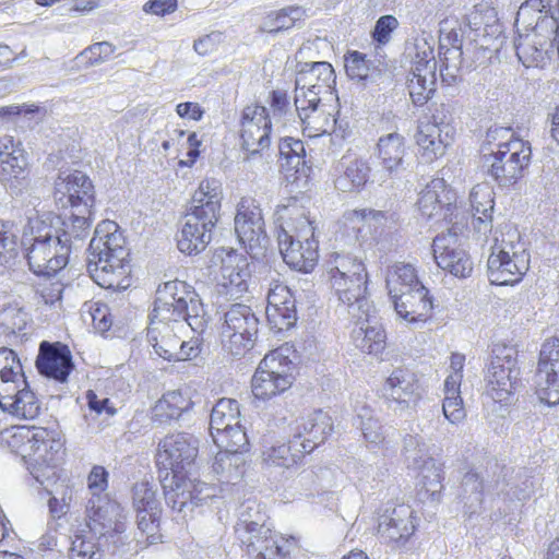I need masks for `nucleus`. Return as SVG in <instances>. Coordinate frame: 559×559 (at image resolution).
Segmentation results:
<instances>
[{"label":"nucleus","instance_id":"nucleus-1","mask_svg":"<svg viewBox=\"0 0 559 559\" xmlns=\"http://www.w3.org/2000/svg\"><path fill=\"white\" fill-rule=\"evenodd\" d=\"M29 237L24 241L29 270L40 276H52L69 262L71 253L85 246L91 223L80 215L62 219L51 214L29 218Z\"/></svg>","mask_w":559,"mask_h":559},{"label":"nucleus","instance_id":"nucleus-2","mask_svg":"<svg viewBox=\"0 0 559 559\" xmlns=\"http://www.w3.org/2000/svg\"><path fill=\"white\" fill-rule=\"evenodd\" d=\"M199 452V440L189 433L166 436L158 443V463L168 472L162 480L168 507L185 519L188 511L211 498L205 483L190 477Z\"/></svg>","mask_w":559,"mask_h":559},{"label":"nucleus","instance_id":"nucleus-3","mask_svg":"<svg viewBox=\"0 0 559 559\" xmlns=\"http://www.w3.org/2000/svg\"><path fill=\"white\" fill-rule=\"evenodd\" d=\"M12 452L25 461L33 478L49 493L48 486L57 479V463L63 448L61 432L46 427H13L3 433Z\"/></svg>","mask_w":559,"mask_h":559},{"label":"nucleus","instance_id":"nucleus-4","mask_svg":"<svg viewBox=\"0 0 559 559\" xmlns=\"http://www.w3.org/2000/svg\"><path fill=\"white\" fill-rule=\"evenodd\" d=\"M129 250L114 221H103L88 246L87 272L94 282L107 289H126L130 285Z\"/></svg>","mask_w":559,"mask_h":559},{"label":"nucleus","instance_id":"nucleus-5","mask_svg":"<svg viewBox=\"0 0 559 559\" xmlns=\"http://www.w3.org/2000/svg\"><path fill=\"white\" fill-rule=\"evenodd\" d=\"M222 199V183L218 180L207 178L199 183L177 234V246L181 252L195 254L211 242L212 231L219 219Z\"/></svg>","mask_w":559,"mask_h":559},{"label":"nucleus","instance_id":"nucleus-6","mask_svg":"<svg viewBox=\"0 0 559 559\" xmlns=\"http://www.w3.org/2000/svg\"><path fill=\"white\" fill-rule=\"evenodd\" d=\"M278 248L283 260L292 269L309 273L319 259L314 227L305 210L296 202L276 211Z\"/></svg>","mask_w":559,"mask_h":559},{"label":"nucleus","instance_id":"nucleus-7","mask_svg":"<svg viewBox=\"0 0 559 559\" xmlns=\"http://www.w3.org/2000/svg\"><path fill=\"white\" fill-rule=\"evenodd\" d=\"M488 144L496 150L483 156L481 167L499 186L515 183L523 176L531 158V146L527 142L514 136L510 128L496 127L486 134Z\"/></svg>","mask_w":559,"mask_h":559},{"label":"nucleus","instance_id":"nucleus-8","mask_svg":"<svg viewBox=\"0 0 559 559\" xmlns=\"http://www.w3.org/2000/svg\"><path fill=\"white\" fill-rule=\"evenodd\" d=\"M0 408L23 419H34L40 413V402L29 389L16 353L0 347Z\"/></svg>","mask_w":559,"mask_h":559},{"label":"nucleus","instance_id":"nucleus-9","mask_svg":"<svg viewBox=\"0 0 559 559\" xmlns=\"http://www.w3.org/2000/svg\"><path fill=\"white\" fill-rule=\"evenodd\" d=\"M150 318L173 323L185 321L194 332H201L205 326L201 301L195 298L194 292L189 290L186 284L179 281L164 283L157 288Z\"/></svg>","mask_w":559,"mask_h":559},{"label":"nucleus","instance_id":"nucleus-10","mask_svg":"<svg viewBox=\"0 0 559 559\" xmlns=\"http://www.w3.org/2000/svg\"><path fill=\"white\" fill-rule=\"evenodd\" d=\"M515 233L496 238L487 261L488 278L493 285H513L519 283L528 270V253L514 245Z\"/></svg>","mask_w":559,"mask_h":559},{"label":"nucleus","instance_id":"nucleus-11","mask_svg":"<svg viewBox=\"0 0 559 559\" xmlns=\"http://www.w3.org/2000/svg\"><path fill=\"white\" fill-rule=\"evenodd\" d=\"M486 373V392L495 403L508 405L513 401L520 384V369L516 367V350L497 345Z\"/></svg>","mask_w":559,"mask_h":559},{"label":"nucleus","instance_id":"nucleus-12","mask_svg":"<svg viewBox=\"0 0 559 559\" xmlns=\"http://www.w3.org/2000/svg\"><path fill=\"white\" fill-rule=\"evenodd\" d=\"M266 518L258 510L257 520H247V559H289L297 548L296 539L274 533Z\"/></svg>","mask_w":559,"mask_h":559},{"label":"nucleus","instance_id":"nucleus-13","mask_svg":"<svg viewBox=\"0 0 559 559\" xmlns=\"http://www.w3.org/2000/svg\"><path fill=\"white\" fill-rule=\"evenodd\" d=\"M416 528L415 511L406 503L388 502L379 514L378 537L393 549L404 547Z\"/></svg>","mask_w":559,"mask_h":559},{"label":"nucleus","instance_id":"nucleus-14","mask_svg":"<svg viewBox=\"0 0 559 559\" xmlns=\"http://www.w3.org/2000/svg\"><path fill=\"white\" fill-rule=\"evenodd\" d=\"M55 197L63 207L70 206L73 213L69 219L80 215L91 221L94 205V187L82 171H60L55 180ZM92 224V222H90Z\"/></svg>","mask_w":559,"mask_h":559},{"label":"nucleus","instance_id":"nucleus-15","mask_svg":"<svg viewBox=\"0 0 559 559\" xmlns=\"http://www.w3.org/2000/svg\"><path fill=\"white\" fill-rule=\"evenodd\" d=\"M555 26L556 17L545 15L537 19L531 33L515 39L518 59L525 68H544L548 63Z\"/></svg>","mask_w":559,"mask_h":559},{"label":"nucleus","instance_id":"nucleus-16","mask_svg":"<svg viewBox=\"0 0 559 559\" xmlns=\"http://www.w3.org/2000/svg\"><path fill=\"white\" fill-rule=\"evenodd\" d=\"M535 389L542 403L550 407L559 404V337L547 338L542 344Z\"/></svg>","mask_w":559,"mask_h":559},{"label":"nucleus","instance_id":"nucleus-17","mask_svg":"<svg viewBox=\"0 0 559 559\" xmlns=\"http://www.w3.org/2000/svg\"><path fill=\"white\" fill-rule=\"evenodd\" d=\"M403 443L408 465L418 472L420 485L433 498L442 489L441 464L428 454L426 443L420 437L407 435Z\"/></svg>","mask_w":559,"mask_h":559},{"label":"nucleus","instance_id":"nucleus-18","mask_svg":"<svg viewBox=\"0 0 559 559\" xmlns=\"http://www.w3.org/2000/svg\"><path fill=\"white\" fill-rule=\"evenodd\" d=\"M210 431L216 445L243 444L240 405L233 399H221L212 408Z\"/></svg>","mask_w":559,"mask_h":559},{"label":"nucleus","instance_id":"nucleus-19","mask_svg":"<svg viewBox=\"0 0 559 559\" xmlns=\"http://www.w3.org/2000/svg\"><path fill=\"white\" fill-rule=\"evenodd\" d=\"M295 96V106L302 124V132L309 138H318L335 130L337 120L335 108L323 103V97L314 94Z\"/></svg>","mask_w":559,"mask_h":559},{"label":"nucleus","instance_id":"nucleus-20","mask_svg":"<svg viewBox=\"0 0 559 559\" xmlns=\"http://www.w3.org/2000/svg\"><path fill=\"white\" fill-rule=\"evenodd\" d=\"M367 271L355 275L347 274L346 277L330 283L333 294L347 307L349 317L357 320H368L376 312L367 296Z\"/></svg>","mask_w":559,"mask_h":559},{"label":"nucleus","instance_id":"nucleus-21","mask_svg":"<svg viewBox=\"0 0 559 559\" xmlns=\"http://www.w3.org/2000/svg\"><path fill=\"white\" fill-rule=\"evenodd\" d=\"M456 225L457 222L448 233L438 235L433 239V257L440 269L455 277L465 278L473 272V262L459 241Z\"/></svg>","mask_w":559,"mask_h":559},{"label":"nucleus","instance_id":"nucleus-22","mask_svg":"<svg viewBox=\"0 0 559 559\" xmlns=\"http://www.w3.org/2000/svg\"><path fill=\"white\" fill-rule=\"evenodd\" d=\"M456 193L443 178L431 179L419 192L417 207L427 219L452 222L456 217Z\"/></svg>","mask_w":559,"mask_h":559},{"label":"nucleus","instance_id":"nucleus-23","mask_svg":"<svg viewBox=\"0 0 559 559\" xmlns=\"http://www.w3.org/2000/svg\"><path fill=\"white\" fill-rule=\"evenodd\" d=\"M333 431L332 418L322 411H314L295 419L289 425L290 442H299L300 452L310 453L323 443Z\"/></svg>","mask_w":559,"mask_h":559},{"label":"nucleus","instance_id":"nucleus-24","mask_svg":"<svg viewBox=\"0 0 559 559\" xmlns=\"http://www.w3.org/2000/svg\"><path fill=\"white\" fill-rule=\"evenodd\" d=\"M336 76L333 67L329 62H311L299 64L296 75L295 96L314 94L316 97L334 98L333 88Z\"/></svg>","mask_w":559,"mask_h":559},{"label":"nucleus","instance_id":"nucleus-25","mask_svg":"<svg viewBox=\"0 0 559 559\" xmlns=\"http://www.w3.org/2000/svg\"><path fill=\"white\" fill-rule=\"evenodd\" d=\"M36 368L41 376L58 383H67L74 368L69 347L59 342H41L36 358Z\"/></svg>","mask_w":559,"mask_h":559},{"label":"nucleus","instance_id":"nucleus-26","mask_svg":"<svg viewBox=\"0 0 559 559\" xmlns=\"http://www.w3.org/2000/svg\"><path fill=\"white\" fill-rule=\"evenodd\" d=\"M27 160L20 142L5 135L0 139V180L7 182L10 189L21 191L27 179Z\"/></svg>","mask_w":559,"mask_h":559},{"label":"nucleus","instance_id":"nucleus-27","mask_svg":"<svg viewBox=\"0 0 559 559\" xmlns=\"http://www.w3.org/2000/svg\"><path fill=\"white\" fill-rule=\"evenodd\" d=\"M385 400L395 403L401 411L420 399V385L414 372L404 368L394 369L382 386Z\"/></svg>","mask_w":559,"mask_h":559},{"label":"nucleus","instance_id":"nucleus-28","mask_svg":"<svg viewBox=\"0 0 559 559\" xmlns=\"http://www.w3.org/2000/svg\"><path fill=\"white\" fill-rule=\"evenodd\" d=\"M374 155L382 167V171L388 177L397 176L405 169V138L397 132L380 136L376 146Z\"/></svg>","mask_w":559,"mask_h":559},{"label":"nucleus","instance_id":"nucleus-29","mask_svg":"<svg viewBox=\"0 0 559 559\" xmlns=\"http://www.w3.org/2000/svg\"><path fill=\"white\" fill-rule=\"evenodd\" d=\"M272 126H249L247 112V164L257 166L258 170L265 171L272 160L271 150Z\"/></svg>","mask_w":559,"mask_h":559},{"label":"nucleus","instance_id":"nucleus-30","mask_svg":"<svg viewBox=\"0 0 559 559\" xmlns=\"http://www.w3.org/2000/svg\"><path fill=\"white\" fill-rule=\"evenodd\" d=\"M269 243L262 211L253 205L252 210L247 211V255L252 260L253 271L255 262L260 267H266Z\"/></svg>","mask_w":559,"mask_h":559},{"label":"nucleus","instance_id":"nucleus-31","mask_svg":"<svg viewBox=\"0 0 559 559\" xmlns=\"http://www.w3.org/2000/svg\"><path fill=\"white\" fill-rule=\"evenodd\" d=\"M222 344L226 354L235 359L245 356V306L235 304L225 313Z\"/></svg>","mask_w":559,"mask_h":559},{"label":"nucleus","instance_id":"nucleus-32","mask_svg":"<svg viewBox=\"0 0 559 559\" xmlns=\"http://www.w3.org/2000/svg\"><path fill=\"white\" fill-rule=\"evenodd\" d=\"M390 298L396 314L409 323L424 321L432 309V301L425 286L415 288V290L399 293L396 297Z\"/></svg>","mask_w":559,"mask_h":559},{"label":"nucleus","instance_id":"nucleus-33","mask_svg":"<svg viewBox=\"0 0 559 559\" xmlns=\"http://www.w3.org/2000/svg\"><path fill=\"white\" fill-rule=\"evenodd\" d=\"M374 312L366 319L355 321V326L350 333L352 341L356 348L362 353L378 357L383 353L386 346V334L384 329L378 324H371Z\"/></svg>","mask_w":559,"mask_h":559},{"label":"nucleus","instance_id":"nucleus-34","mask_svg":"<svg viewBox=\"0 0 559 559\" xmlns=\"http://www.w3.org/2000/svg\"><path fill=\"white\" fill-rule=\"evenodd\" d=\"M415 138L420 155L427 163L443 156L447 147L454 140L451 129H448L443 134L436 124L423 123L418 126Z\"/></svg>","mask_w":559,"mask_h":559},{"label":"nucleus","instance_id":"nucleus-35","mask_svg":"<svg viewBox=\"0 0 559 559\" xmlns=\"http://www.w3.org/2000/svg\"><path fill=\"white\" fill-rule=\"evenodd\" d=\"M150 319L151 322L147 328L148 343L159 357L168 361H175V359H178L176 354L180 340L175 333V328L170 325L173 321Z\"/></svg>","mask_w":559,"mask_h":559},{"label":"nucleus","instance_id":"nucleus-36","mask_svg":"<svg viewBox=\"0 0 559 559\" xmlns=\"http://www.w3.org/2000/svg\"><path fill=\"white\" fill-rule=\"evenodd\" d=\"M222 444L217 445L219 451L213 463V469L216 474L222 475L228 483L241 480L245 476V455L242 452L243 444Z\"/></svg>","mask_w":559,"mask_h":559},{"label":"nucleus","instance_id":"nucleus-37","mask_svg":"<svg viewBox=\"0 0 559 559\" xmlns=\"http://www.w3.org/2000/svg\"><path fill=\"white\" fill-rule=\"evenodd\" d=\"M493 190L487 183H478L469 193V203L474 217V226L479 233L491 230L492 212L495 207Z\"/></svg>","mask_w":559,"mask_h":559},{"label":"nucleus","instance_id":"nucleus-38","mask_svg":"<svg viewBox=\"0 0 559 559\" xmlns=\"http://www.w3.org/2000/svg\"><path fill=\"white\" fill-rule=\"evenodd\" d=\"M292 354L293 349L287 344L280 346L278 348L265 354L258 368L264 370L277 381L281 380L282 376L285 377L287 380V386L290 388L294 381L293 371L295 368V364L290 359Z\"/></svg>","mask_w":559,"mask_h":559},{"label":"nucleus","instance_id":"nucleus-39","mask_svg":"<svg viewBox=\"0 0 559 559\" xmlns=\"http://www.w3.org/2000/svg\"><path fill=\"white\" fill-rule=\"evenodd\" d=\"M86 514L91 528L96 530V525L110 527L120 514V506L110 500L108 495H94L87 501Z\"/></svg>","mask_w":559,"mask_h":559},{"label":"nucleus","instance_id":"nucleus-40","mask_svg":"<svg viewBox=\"0 0 559 559\" xmlns=\"http://www.w3.org/2000/svg\"><path fill=\"white\" fill-rule=\"evenodd\" d=\"M343 171L335 181V188L342 192L360 191L368 181L370 167L364 159H352L342 163Z\"/></svg>","mask_w":559,"mask_h":559},{"label":"nucleus","instance_id":"nucleus-41","mask_svg":"<svg viewBox=\"0 0 559 559\" xmlns=\"http://www.w3.org/2000/svg\"><path fill=\"white\" fill-rule=\"evenodd\" d=\"M325 270L329 283L366 272L365 263L349 252L333 251L325 261Z\"/></svg>","mask_w":559,"mask_h":559},{"label":"nucleus","instance_id":"nucleus-42","mask_svg":"<svg viewBox=\"0 0 559 559\" xmlns=\"http://www.w3.org/2000/svg\"><path fill=\"white\" fill-rule=\"evenodd\" d=\"M385 283L390 297L424 286L418 280L415 267L409 263H396L389 267Z\"/></svg>","mask_w":559,"mask_h":559},{"label":"nucleus","instance_id":"nucleus-43","mask_svg":"<svg viewBox=\"0 0 559 559\" xmlns=\"http://www.w3.org/2000/svg\"><path fill=\"white\" fill-rule=\"evenodd\" d=\"M356 426L360 429L364 440L370 449H379L385 444L386 429L377 414L367 406H362L357 414Z\"/></svg>","mask_w":559,"mask_h":559},{"label":"nucleus","instance_id":"nucleus-44","mask_svg":"<svg viewBox=\"0 0 559 559\" xmlns=\"http://www.w3.org/2000/svg\"><path fill=\"white\" fill-rule=\"evenodd\" d=\"M345 70L352 80L374 82L382 75L383 64L380 61L371 62L365 55L352 51L345 58Z\"/></svg>","mask_w":559,"mask_h":559},{"label":"nucleus","instance_id":"nucleus-45","mask_svg":"<svg viewBox=\"0 0 559 559\" xmlns=\"http://www.w3.org/2000/svg\"><path fill=\"white\" fill-rule=\"evenodd\" d=\"M191 405L190 399L185 396L181 391H169L156 403L154 413L156 417L163 419H177Z\"/></svg>","mask_w":559,"mask_h":559},{"label":"nucleus","instance_id":"nucleus-46","mask_svg":"<svg viewBox=\"0 0 559 559\" xmlns=\"http://www.w3.org/2000/svg\"><path fill=\"white\" fill-rule=\"evenodd\" d=\"M537 487V481L530 474L527 469H519L514 476H512L504 488H502V492L510 500L516 501H525L530 499Z\"/></svg>","mask_w":559,"mask_h":559},{"label":"nucleus","instance_id":"nucleus-47","mask_svg":"<svg viewBox=\"0 0 559 559\" xmlns=\"http://www.w3.org/2000/svg\"><path fill=\"white\" fill-rule=\"evenodd\" d=\"M436 73L412 71V78L408 79V91L416 106L426 104L432 96L436 91Z\"/></svg>","mask_w":559,"mask_h":559},{"label":"nucleus","instance_id":"nucleus-48","mask_svg":"<svg viewBox=\"0 0 559 559\" xmlns=\"http://www.w3.org/2000/svg\"><path fill=\"white\" fill-rule=\"evenodd\" d=\"M287 389V380L285 377L282 376L281 380L277 381L274 377H271L260 368H257L251 379V391L255 399H270Z\"/></svg>","mask_w":559,"mask_h":559},{"label":"nucleus","instance_id":"nucleus-49","mask_svg":"<svg viewBox=\"0 0 559 559\" xmlns=\"http://www.w3.org/2000/svg\"><path fill=\"white\" fill-rule=\"evenodd\" d=\"M294 444V451L290 444H278L273 445L265 450L262 454L263 462L267 465L290 467L296 464L306 452H300V448L297 449L296 442Z\"/></svg>","mask_w":559,"mask_h":559},{"label":"nucleus","instance_id":"nucleus-50","mask_svg":"<svg viewBox=\"0 0 559 559\" xmlns=\"http://www.w3.org/2000/svg\"><path fill=\"white\" fill-rule=\"evenodd\" d=\"M280 158L285 160L282 166L288 169L299 171L300 166H304L306 160V151L304 142L294 138H284L278 144Z\"/></svg>","mask_w":559,"mask_h":559},{"label":"nucleus","instance_id":"nucleus-51","mask_svg":"<svg viewBox=\"0 0 559 559\" xmlns=\"http://www.w3.org/2000/svg\"><path fill=\"white\" fill-rule=\"evenodd\" d=\"M440 76L443 82L451 85L456 81V78L463 68V50L462 48L450 47L449 49L440 50Z\"/></svg>","mask_w":559,"mask_h":559},{"label":"nucleus","instance_id":"nucleus-52","mask_svg":"<svg viewBox=\"0 0 559 559\" xmlns=\"http://www.w3.org/2000/svg\"><path fill=\"white\" fill-rule=\"evenodd\" d=\"M28 322V314L21 308L9 306L0 311V329L1 333L10 335H19Z\"/></svg>","mask_w":559,"mask_h":559},{"label":"nucleus","instance_id":"nucleus-53","mask_svg":"<svg viewBox=\"0 0 559 559\" xmlns=\"http://www.w3.org/2000/svg\"><path fill=\"white\" fill-rule=\"evenodd\" d=\"M412 71L436 73L437 61L432 45L426 38H417L414 43Z\"/></svg>","mask_w":559,"mask_h":559},{"label":"nucleus","instance_id":"nucleus-54","mask_svg":"<svg viewBox=\"0 0 559 559\" xmlns=\"http://www.w3.org/2000/svg\"><path fill=\"white\" fill-rule=\"evenodd\" d=\"M226 255L222 259V272L224 278L228 280L230 286L240 287L245 283L242 276L243 267L240 265L242 255L233 248H222Z\"/></svg>","mask_w":559,"mask_h":559},{"label":"nucleus","instance_id":"nucleus-55","mask_svg":"<svg viewBox=\"0 0 559 559\" xmlns=\"http://www.w3.org/2000/svg\"><path fill=\"white\" fill-rule=\"evenodd\" d=\"M105 555L94 542L93 537L82 534L74 535L71 547V559H104Z\"/></svg>","mask_w":559,"mask_h":559},{"label":"nucleus","instance_id":"nucleus-56","mask_svg":"<svg viewBox=\"0 0 559 559\" xmlns=\"http://www.w3.org/2000/svg\"><path fill=\"white\" fill-rule=\"evenodd\" d=\"M16 239L13 223L0 221V267L16 255Z\"/></svg>","mask_w":559,"mask_h":559},{"label":"nucleus","instance_id":"nucleus-57","mask_svg":"<svg viewBox=\"0 0 559 559\" xmlns=\"http://www.w3.org/2000/svg\"><path fill=\"white\" fill-rule=\"evenodd\" d=\"M115 52V46L108 41L95 43L85 48L76 59L85 67H93L107 61Z\"/></svg>","mask_w":559,"mask_h":559},{"label":"nucleus","instance_id":"nucleus-58","mask_svg":"<svg viewBox=\"0 0 559 559\" xmlns=\"http://www.w3.org/2000/svg\"><path fill=\"white\" fill-rule=\"evenodd\" d=\"M132 503L136 512L158 509L155 489L148 483H138L132 489Z\"/></svg>","mask_w":559,"mask_h":559},{"label":"nucleus","instance_id":"nucleus-59","mask_svg":"<svg viewBox=\"0 0 559 559\" xmlns=\"http://www.w3.org/2000/svg\"><path fill=\"white\" fill-rule=\"evenodd\" d=\"M265 313L271 328L276 332L289 330L297 321L296 308H266Z\"/></svg>","mask_w":559,"mask_h":559},{"label":"nucleus","instance_id":"nucleus-60","mask_svg":"<svg viewBox=\"0 0 559 559\" xmlns=\"http://www.w3.org/2000/svg\"><path fill=\"white\" fill-rule=\"evenodd\" d=\"M483 480L475 472H468L462 479V497L469 507L478 506L483 501Z\"/></svg>","mask_w":559,"mask_h":559},{"label":"nucleus","instance_id":"nucleus-61","mask_svg":"<svg viewBox=\"0 0 559 559\" xmlns=\"http://www.w3.org/2000/svg\"><path fill=\"white\" fill-rule=\"evenodd\" d=\"M73 499V490L69 486L61 485L56 495H52L48 501L49 512L52 518L60 519L70 510Z\"/></svg>","mask_w":559,"mask_h":559},{"label":"nucleus","instance_id":"nucleus-62","mask_svg":"<svg viewBox=\"0 0 559 559\" xmlns=\"http://www.w3.org/2000/svg\"><path fill=\"white\" fill-rule=\"evenodd\" d=\"M296 308V300L290 289L283 284H276L269 290L266 308Z\"/></svg>","mask_w":559,"mask_h":559},{"label":"nucleus","instance_id":"nucleus-63","mask_svg":"<svg viewBox=\"0 0 559 559\" xmlns=\"http://www.w3.org/2000/svg\"><path fill=\"white\" fill-rule=\"evenodd\" d=\"M304 15V10L299 7H292L284 9L282 12L276 14V17L272 22V26L269 28L271 33H277L283 29L292 28L297 21Z\"/></svg>","mask_w":559,"mask_h":559},{"label":"nucleus","instance_id":"nucleus-64","mask_svg":"<svg viewBox=\"0 0 559 559\" xmlns=\"http://www.w3.org/2000/svg\"><path fill=\"white\" fill-rule=\"evenodd\" d=\"M442 412L449 423L453 425L462 423L466 416L462 396H444Z\"/></svg>","mask_w":559,"mask_h":559}]
</instances>
